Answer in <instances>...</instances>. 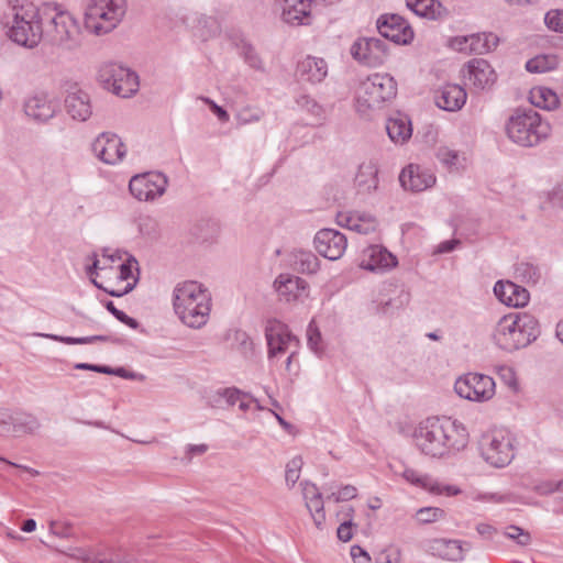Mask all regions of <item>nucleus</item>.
<instances>
[{
  "instance_id": "obj_50",
  "label": "nucleus",
  "mask_w": 563,
  "mask_h": 563,
  "mask_svg": "<svg viewBox=\"0 0 563 563\" xmlns=\"http://www.w3.org/2000/svg\"><path fill=\"white\" fill-rule=\"evenodd\" d=\"M410 300V295L406 290H400L399 295L393 299H389L380 305V311L383 313H388L390 309L399 310L402 309L406 305H408Z\"/></svg>"
},
{
  "instance_id": "obj_29",
  "label": "nucleus",
  "mask_w": 563,
  "mask_h": 563,
  "mask_svg": "<svg viewBox=\"0 0 563 563\" xmlns=\"http://www.w3.org/2000/svg\"><path fill=\"white\" fill-rule=\"evenodd\" d=\"M338 223L361 234H368L376 229V219L365 212H346L338 214Z\"/></svg>"
},
{
  "instance_id": "obj_13",
  "label": "nucleus",
  "mask_w": 563,
  "mask_h": 563,
  "mask_svg": "<svg viewBox=\"0 0 563 563\" xmlns=\"http://www.w3.org/2000/svg\"><path fill=\"white\" fill-rule=\"evenodd\" d=\"M168 184L167 177L157 172L134 175L129 181L131 195L139 201H152L164 195Z\"/></svg>"
},
{
  "instance_id": "obj_28",
  "label": "nucleus",
  "mask_w": 563,
  "mask_h": 563,
  "mask_svg": "<svg viewBox=\"0 0 563 563\" xmlns=\"http://www.w3.org/2000/svg\"><path fill=\"white\" fill-rule=\"evenodd\" d=\"M406 4L416 15L432 21L444 20L450 14L438 0H406Z\"/></svg>"
},
{
  "instance_id": "obj_33",
  "label": "nucleus",
  "mask_w": 563,
  "mask_h": 563,
  "mask_svg": "<svg viewBox=\"0 0 563 563\" xmlns=\"http://www.w3.org/2000/svg\"><path fill=\"white\" fill-rule=\"evenodd\" d=\"M24 112L37 122H45L54 117L55 108L45 96H33L24 103Z\"/></svg>"
},
{
  "instance_id": "obj_38",
  "label": "nucleus",
  "mask_w": 563,
  "mask_h": 563,
  "mask_svg": "<svg viewBox=\"0 0 563 563\" xmlns=\"http://www.w3.org/2000/svg\"><path fill=\"white\" fill-rule=\"evenodd\" d=\"M531 103L538 108L545 110H553L559 104V98L556 93L547 87H537L530 92Z\"/></svg>"
},
{
  "instance_id": "obj_54",
  "label": "nucleus",
  "mask_w": 563,
  "mask_h": 563,
  "mask_svg": "<svg viewBox=\"0 0 563 563\" xmlns=\"http://www.w3.org/2000/svg\"><path fill=\"white\" fill-rule=\"evenodd\" d=\"M545 25L555 32L563 33V11L551 10L544 16Z\"/></svg>"
},
{
  "instance_id": "obj_20",
  "label": "nucleus",
  "mask_w": 563,
  "mask_h": 563,
  "mask_svg": "<svg viewBox=\"0 0 563 563\" xmlns=\"http://www.w3.org/2000/svg\"><path fill=\"white\" fill-rule=\"evenodd\" d=\"M399 181L405 190L420 192L432 187L435 177L429 169L410 164L401 170Z\"/></svg>"
},
{
  "instance_id": "obj_41",
  "label": "nucleus",
  "mask_w": 563,
  "mask_h": 563,
  "mask_svg": "<svg viewBox=\"0 0 563 563\" xmlns=\"http://www.w3.org/2000/svg\"><path fill=\"white\" fill-rule=\"evenodd\" d=\"M240 56L253 69L264 71V64L256 49L247 42H242L239 46Z\"/></svg>"
},
{
  "instance_id": "obj_34",
  "label": "nucleus",
  "mask_w": 563,
  "mask_h": 563,
  "mask_svg": "<svg viewBox=\"0 0 563 563\" xmlns=\"http://www.w3.org/2000/svg\"><path fill=\"white\" fill-rule=\"evenodd\" d=\"M292 268L301 274H316L320 268V261L311 251L296 250L290 255Z\"/></svg>"
},
{
  "instance_id": "obj_32",
  "label": "nucleus",
  "mask_w": 563,
  "mask_h": 563,
  "mask_svg": "<svg viewBox=\"0 0 563 563\" xmlns=\"http://www.w3.org/2000/svg\"><path fill=\"white\" fill-rule=\"evenodd\" d=\"M354 185L361 194H369L378 186V167L373 161L363 162L357 169Z\"/></svg>"
},
{
  "instance_id": "obj_1",
  "label": "nucleus",
  "mask_w": 563,
  "mask_h": 563,
  "mask_svg": "<svg viewBox=\"0 0 563 563\" xmlns=\"http://www.w3.org/2000/svg\"><path fill=\"white\" fill-rule=\"evenodd\" d=\"M413 443L424 455L444 457L463 450L468 442L465 427L451 418L431 417L415 429Z\"/></svg>"
},
{
  "instance_id": "obj_27",
  "label": "nucleus",
  "mask_w": 563,
  "mask_h": 563,
  "mask_svg": "<svg viewBox=\"0 0 563 563\" xmlns=\"http://www.w3.org/2000/svg\"><path fill=\"white\" fill-rule=\"evenodd\" d=\"M396 264V257L386 249L379 245H371L363 253L361 267L374 272L376 269L390 268Z\"/></svg>"
},
{
  "instance_id": "obj_9",
  "label": "nucleus",
  "mask_w": 563,
  "mask_h": 563,
  "mask_svg": "<svg viewBox=\"0 0 563 563\" xmlns=\"http://www.w3.org/2000/svg\"><path fill=\"white\" fill-rule=\"evenodd\" d=\"M479 451L492 466L505 467L515 457L514 439L503 430L487 432L479 440Z\"/></svg>"
},
{
  "instance_id": "obj_61",
  "label": "nucleus",
  "mask_w": 563,
  "mask_h": 563,
  "mask_svg": "<svg viewBox=\"0 0 563 563\" xmlns=\"http://www.w3.org/2000/svg\"><path fill=\"white\" fill-rule=\"evenodd\" d=\"M352 526L351 520L344 521L339 526L336 534L341 541L347 542L352 539Z\"/></svg>"
},
{
  "instance_id": "obj_21",
  "label": "nucleus",
  "mask_w": 563,
  "mask_h": 563,
  "mask_svg": "<svg viewBox=\"0 0 563 563\" xmlns=\"http://www.w3.org/2000/svg\"><path fill=\"white\" fill-rule=\"evenodd\" d=\"M465 80L477 90L490 88L496 81V73L483 58H473L466 65Z\"/></svg>"
},
{
  "instance_id": "obj_52",
  "label": "nucleus",
  "mask_w": 563,
  "mask_h": 563,
  "mask_svg": "<svg viewBox=\"0 0 563 563\" xmlns=\"http://www.w3.org/2000/svg\"><path fill=\"white\" fill-rule=\"evenodd\" d=\"M357 496V489L353 485L342 486L336 493L332 492L327 496L328 500H333L334 503L347 501L354 499Z\"/></svg>"
},
{
  "instance_id": "obj_2",
  "label": "nucleus",
  "mask_w": 563,
  "mask_h": 563,
  "mask_svg": "<svg viewBox=\"0 0 563 563\" xmlns=\"http://www.w3.org/2000/svg\"><path fill=\"white\" fill-rule=\"evenodd\" d=\"M211 301L209 289L197 280L178 283L173 291L174 311L189 328L200 329L208 322Z\"/></svg>"
},
{
  "instance_id": "obj_51",
  "label": "nucleus",
  "mask_w": 563,
  "mask_h": 563,
  "mask_svg": "<svg viewBox=\"0 0 563 563\" xmlns=\"http://www.w3.org/2000/svg\"><path fill=\"white\" fill-rule=\"evenodd\" d=\"M402 477L416 485V486H420L424 489L428 490V487L429 485H431V476H428V475H420L418 474L417 471L412 470V468H405L404 472H402Z\"/></svg>"
},
{
  "instance_id": "obj_22",
  "label": "nucleus",
  "mask_w": 563,
  "mask_h": 563,
  "mask_svg": "<svg viewBox=\"0 0 563 563\" xmlns=\"http://www.w3.org/2000/svg\"><path fill=\"white\" fill-rule=\"evenodd\" d=\"M471 548V543L460 540L433 539L428 542L426 551L432 556L457 562L464 559V552Z\"/></svg>"
},
{
  "instance_id": "obj_18",
  "label": "nucleus",
  "mask_w": 563,
  "mask_h": 563,
  "mask_svg": "<svg viewBox=\"0 0 563 563\" xmlns=\"http://www.w3.org/2000/svg\"><path fill=\"white\" fill-rule=\"evenodd\" d=\"M376 26L383 37L396 44H408L413 40L411 26L398 14L380 15Z\"/></svg>"
},
{
  "instance_id": "obj_12",
  "label": "nucleus",
  "mask_w": 563,
  "mask_h": 563,
  "mask_svg": "<svg viewBox=\"0 0 563 563\" xmlns=\"http://www.w3.org/2000/svg\"><path fill=\"white\" fill-rule=\"evenodd\" d=\"M267 342V357L269 361L278 358L289 349L300 346L299 339L294 335L288 325L276 319L268 320L265 327Z\"/></svg>"
},
{
  "instance_id": "obj_4",
  "label": "nucleus",
  "mask_w": 563,
  "mask_h": 563,
  "mask_svg": "<svg viewBox=\"0 0 563 563\" xmlns=\"http://www.w3.org/2000/svg\"><path fill=\"white\" fill-rule=\"evenodd\" d=\"M539 335V322L532 314L509 313L496 324L493 339L500 349L511 352L528 346Z\"/></svg>"
},
{
  "instance_id": "obj_59",
  "label": "nucleus",
  "mask_w": 563,
  "mask_h": 563,
  "mask_svg": "<svg viewBox=\"0 0 563 563\" xmlns=\"http://www.w3.org/2000/svg\"><path fill=\"white\" fill-rule=\"evenodd\" d=\"M301 485H302V495H303L306 503L311 499H316V498L322 496V494L319 492L318 487L314 484L305 482V483H301Z\"/></svg>"
},
{
  "instance_id": "obj_11",
  "label": "nucleus",
  "mask_w": 563,
  "mask_h": 563,
  "mask_svg": "<svg viewBox=\"0 0 563 563\" xmlns=\"http://www.w3.org/2000/svg\"><path fill=\"white\" fill-rule=\"evenodd\" d=\"M454 390L461 398L472 401H487L495 395V382L488 375L467 373L456 379Z\"/></svg>"
},
{
  "instance_id": "obj_7",
  "label": "nucleus",
  "mask_w": 563,
  "mask_h": 563,
  "mask_svg": "<svg viewBox=\"0 0 563 563\" xmlns=\"http://www.w3.org/2000/svg\"><path fill=\"white\" fill-rule=\"evenodd\" d=\"M126 0H88L85 26L96 35L111 32L126 12Z\"/></svg>"
},
{
  "instance_id": "obj_30",
  "label": "nucleus",
  "mask_w": 563,
  "mask_h": 563,
  "mask_svg": "<svg viewBox=\"0 0 563 563\" xmlns=\"http://www.w3.org/2000/svg\"><path fill=\"white\" fill-rule=\"evenodd\" d=\"M119 279L126 282L125 287L122 290L104 289L110 296L121 297L132 291L139 280V263L132 255L128 257L119 266Z\"/></svg>"
},
{
  "instance_id": "obj_62",
  "label": "nucleus",
  "mask_w": 563,
  "mask_h": 563,
  "mask_svg": "<svg viewBox=\"0 0 563 563\" xmlns=\"http://www.w3.org/2000/svg\"><path fill=\"white\" fill-rule=\"evenodd\" d=\"M470 44H471L470 35L468 36H456V37L452 38V41H451L452 48H454L459 52H463V53H468Z\"/></svg>"
},
{
  "instance_id": "obj_8",
  "label": "nucleus",
  "mask_w": 563,
  "mask_h": 563,
  "mask_svg": "<svg viewBox=\"0 0 563 563\" xmlns=\"http://www.w3.org/2000/svg\"><path fill=\"white\" fill-rule=\"evenodd\" d=\"M45 41L64 51H77L82 44L78 21L67 11H57L43 30Z\"/></svg>"
},
{
  "instance_id": "obj_6",
  "label": "nucleus",
  "mask_w": 563,
  "mask_h": 563,
  "mask_svg": "<svg viewBox=\"0 0 563 563\" xmlns=\"http://www.w3.org/2000/svg\"><path fill=\"white\" fill-rule=\"evenodd\" d=\"M397 95V82L388 74H373L363 80L356 93V109L365 114L379 109Z\"/></svg>"
},
{
  "instance_id": "obj_19",
  "label": "nucleus",
  "mask_w": 563,
  "mask_h": 563,
  "mask_svg": "<svg viewBox=\"0 0 563 563\" xmlns=\"http://www.w3.org/2000/svg\"><path fill=\"white\" fill-rule=\"evenodd\" d=\"M313 243L318 253L330 261L341 258L347 247L346 236L334 229H322L318 231L314 235Z\"/></svg>"
},
{
  "instance_id": "obj_42",
  "label": "nucleus",
  "mask_w": 563,
  "mask_h": 563,
  "mask_svg": "<svg viewBox=\"0 0 563 563\" xmlns=\"http://www.w3.org/2000/svg\"><path fill=\"white\" fill-rule=\"evenodd\" d=\"M40 336L48 338L51 340L62 342L65 344H89L97 341H112V339L108 335H91V336H81V338H74V336H63V335H56V334H38ZM115 340H113L114 342Z\"/></svg>"
},
{
  "instance_id": "obj_48",
  "label": "nucleus",
  "mask_w": 563,
  "mask_h": 563,
  "mask_svg": "<svg viewBox=\"0 0 563 563\" xmlns=\"http://www.w3.org/2000/svg\"><path fill=\"white\" fill-rule=\"evenodd\" d=\"M307 342L310 350L316 354H321L323 352L322 336L313 320L307 328Z\"/></svg>"
},
{
  "instance_id": "obj_17",
  "label": "nucleus",
  "mask_w": 563,
  "mask_h": 563,
  "mask_svg": "<svg viewBox=\"0 0 563 563\" xmlns=\"http://www.w3.org/2000/svg\"><path fill=\"white\" fill-rule=\"evenodd\" d=\"M66 92L65 108L67 113L77 121H87L91 114V103L88 92L82 90L77 82L66 81L63 85Z\"/></svg>"
},
{
  "instance_id": "obj_24",
  "label": "nucleus",
  "mask_w": 563,
  "mask_h": 563,
  "mask_svg": "<svg viewBox=\"0 0 563 563\" xmlns=\"http://www.w3.org/2000/svg\"><path fill=\"white\" fill-rule=\"evenodd\" d=\"M467 93L457 84H448L441 87L434 95L435 104L445 111H457L465 104Z\"/></svg>"
},
{
  "instance_id": "obj_3",
  "label": "nucleus",
  "mask_w": 563,
  "mask_h": 563,
  "mask_svg": "<svg viewBox=\"0 0 563 563\" xmlns=\"http://www.w3.org/2000/svg\"><path fill=\"white\" fill-rule=\"evenodd\" d=\"M4 19L5 25L9 27L7 34L11 41L30 48L40 43L43 27L35 5L19 0L9 1Z\"/></svg>"
},
{
  "instance_id": "obj_64",
  "label": "nucleus",
  "mask_w": 563,
  "mask_h": 563,
  "mask_svg": "<svg viewBox=\"0 0 563 563\" xmlns=\"http://www.w3.org/2000/svg\"><path fill=\"white\" fill-rule=\"evenodd\" d=\"M206 103L210 106L212 112L218 117V119L222 122H227L229 120V113L220 106H218L214 101L209 98L203 99Z\"/></svg>"
},
{
  "instance_id": "obj_16",
  "label": "nucleus",
  "mask_w": 563,
  "mask_h": 563,
  "mask_svg": "<svg viewBox=\"0 0 563 563\" xmlns=\"http://www.w3.org/2000/svg\"><path fill=\"white\" fill-rule=\"evenodd\" d=\"M312 0H275L280 20L289 26L310 25Z\"/></svg>"
},
{
  "instance_id": "obj_31",
  "label": "nucleus",
  "mask_w": 563,
  "mask_h": 563,
  "mask_svg": "<svg viewBox=\"0 0 563 563\" xmlns=\"http://www.w3.org/2000/svg\"><path fill=\"white\" fill-rule=\"evenodd\" d=\"M386 131L393 142L404 144L411 137V121L407 114L396 112L387 119Z\"/></svg>"
},
{
  "instance_id": "obj_46",
  "label": "nucleus",
  "mask_w": 563,
  "mask_h": 563,
  "mask_svg": "<svg viewBox=\"0 0 563 563\" xmlns=\"http://www.w3.org/2000/svg\"><path fill=\"white\" fill-rule=\"evenodd\" d=\"M504 536L512 541L516 542V544L520 547H527L531 543L532 538L529 531L511 525L506 528Z\"/></svg>"
},
{
  "instance_id": "obj_5",
  "label": "nucleus",
  "mask_w": 563,
  "mask_h": 563,
  "mask_svg": "<svg viewBox=\"0 0 563 563\" xmlns=\"http://www.w3.org/2000/svg\"><path fill=\"white\" fill-rule=\"evenodd\" d=\"M506 134L514 143L532 147L547 139L550 126L541 120L540 114L533 109H517L508 119Z\"/></svg>"
},
{
  "instance_id": "obj_58",
  "label": "nucleus",
  "mask_w": 563,
  "mask_h": 563,
  "mask_svg": "<svg viewBox=\"0 0 563 563\" xmlns=\"http://www.w3.org/2000/svg\"><path fill=\"white\" fill-rule=\"evenodd\" d=\"M262 118L260 112H251L250 110H243L238 114V122L241 125L250 124L252 122H257Z\"/></svg>"
},
{
  "instance_id": "obj_15",
  "label": "nucleus",
  "mask_w": 563,
  "mask_h": 563,
  "mask_svg": "<svg viewBox=\"0 0 563 563\" xmlns=\"http://www.w3.org/2000/svg\"><path fill=\"white\" fill-rule=\"evenodd\" d=\"M387 51L386 42L376 37L360 38L351 46L353 58L368 67L380 66L387 56Z\"/></svg>"
},
{
  "instance_id": "obj_55",
  "label": "nucleus",
  "mask_w": 563,
  "mask_h": 563,
  "mask_svg": "<svg viewBox=\"0 0 563 563\" xmlns=\"http://www.w3.org/2000/svg\"><path fill=\"white\" fill-rule=\"evenodd\" d=\"M13 434V411L0 409V435Z\"/></svg>"
},
{
  "instance_id": "obj_44",
  "label": "nucleus",
  "mask_w": 563,
  "mask_h": 563,
  "mask_svg": "<svg viewBox=\"0 0 563 563\" xmlns=\"http://www.w3.org/2000/svg\"><path fill=\"white\" fill-rule=\"evenodd\" d=\"M554 67V59L545 55H539L526 63V69L532 74L545 73Z\"/></svg>"
},
{
  "instance_id": "obj_63",
  "label": "nucleus",
  "mask_w": 563,
  "mask_h": 563,
  "mask_svg": "<svg viewBox=\"0 0 563 563\" xmlns=\"http://www.w3.org/2000/svg\"><path fill=\"white\" fill-rule=\"evenodd\" d=\"M238 404H239V409L244 412L251 408L252 404H255V407L257 410H262V406L258 404V401L245 393H242V397Z\"/></svg>"
},
{
  "instance_id": "obj_39",
  "label": "nucleus",
  "mask_w": 563,
  "mask_h": 563,
  "mask_svg": "<svg viewBox=\"0 0 563 563\" xmlns=\"http://www.w3.org/2000/svg\"><path fill=\"white\" fill-rule=\"evenodd\" d=\"M515 277L522 283L536 285L541 278V271L531 263L521 262L515 266Z\"/></svg>"
},
{
  "instance_id": "obj_14",
  "label": "nucleus",
  "mask_w": 563,
  "mask_h": 563,
  "mask_svg": "<svg viewBox=\"0 0 563 563\" xmlns=\"http://www.w3.org/2000/svg\"><path fill=\"white\" fill-rule=\"evenodd\" d=\"M95 156L107 165H117L126 155V146L121 137L112 132L100 133L91 145Z\"/></svg>"
},
{
  "instance_id": "obj_45",
  "label": "nucleus",
  "mask_w": 563,
  "mask_h": 563,
  "mask_svg": "<svg viewBox=\"0 0 563 563\" xmlns=\"http://www.w3.org/2000/svg\"><path fill=\"white\" fill-rule=\"evenodd\" d=\"M306 507L309 510L316 527L318 529H321L322 525L325 520L324 505H323L322 496L307 501Z\"/></svg>"
},
{
  "instance_id": "obj_23",
  "label": "nucleus",
  "mask_w": 563,
  "mask_h": 563,
  "mask_svg": "<svg viewBox=\"0 0 563 563\" xmlns=\"http://www.w3.org/2000/svg\"><path fill=\"white\" fill-rule=\"evenodd\" d=\"M274 288L280 300L290 302L306 297L308 285L298 276L280 274L274 282Z\"/></svg>"
},
{
  "instance_id": "obj_37",
  "label": "nucleus",
  "mask_w": 563,
  "mask_h": 563,
  "mask_svg": "<svg viewBox=\"0 0 563 563\" xmlns=\"http://www.w3.org/2000/svg\"><path fill=\"white\" fill-rule=\"evenodd\" d=\"M242 393L235 387L220 388L209 397V405L213 408L234 406L241 399Z\"/></svg>"
},
{
  "instance_id": "obj_56",
  "label": "nucleus",
  "mask_w": 563,
  "mask_h": 563,
  "mask_svg": "<svg viewBox=\"0 0 563 563\" xmlns=\"http://www.w3.org/2000/svg\"><path fill=\"white\" fill-rule=\"evenodd\" d=\"M437 157L442 164L446 166H454L457 161V153L449 147H439L437 151Z\"/></svg>"
},
{
  "instance_id": "obj_49",
  "label": "nucleus",
  "mask_w": 563,
  "mask_h": 563,
  "mask_svg": "<svg viewBox=\"0 0 563 563\" xmlns=\"http://www.w3.org/2000/svg\"><path fill=\"white\" fill-rule=\"evenodd\" d=\"M445 512L443 509L438 507H424L420 508L416 517L419 522L421 523H431L434 521H438L439 519H442L444 517Z\"/></svg>"
},
{
  "instance_id": "obj_53",
  "label": "nucleus",
  "mask_w": 563,
  "mask_h": 563,
  "mask_svg": "<svg viewBox=\"0 0 563 563\" xmlns=\"http://www.w3.org/2000/svg\"><path fill=\"white\" fill-rule=\"evenodd\" d=\"M428 492L434 495L456 496L461 493V489L454 485H446L431 478V485H429Z\"/></svg>"
},
{
  "instance_id": "obj_10",
  "label": "nucleus",
  "mask_w": 563,
  "mask_h": 563,
  "mask_svg": "<svg viewBox=\"0 0 563 563\" xmlns=\"http://www.w3.org/2000/svg\"><path fill=\"white\" fill-rule=\"evenodd\" d=\"M98 79L107 90L123 98L133 96L140 86L136 73L117 63L102 65Z\"/></svg>"
},
{
  "instance_id": "obj_36",
  "label": "nucleus",
  "mask_w": 563,
  "mask_h": 563,
  "mask_svg": "<svg viewBox=\"0 0 563 563\" xmlns=\"http://www.w3.org/2000/svg\"><path fill=\"white\" fill-rule=\"evenodd\" d=\"M41 427L38 419L29 412L13 411V435L31 434Z\"/></svg>"
},
{
  "instance_id": "obj_43",
  "label": "nucleus",
  "mask_w": 563,
  "mask_h": 563,
  "mask_svg": "<svg viewBox=\"0 0 563 563\" xmlns=\"http://www.w3.org/2000/svg\"><path fill=\"white\" fill-rule=\"evenodd\" d=\"M137 229L140 234L144 238L156 239L159 234L158 221L148 214L137 218Z\"/></svg>"
},
{
  "instance_id": "obj_40",
  "label": "nucleus",
  "mask_w": 563,
  "mask_h": 563,
  "mask_svg": "<svg viewBox=\"0 0 563 563\" xmlns=\"http://www.w3.org/2000/svg\"><path fill=\"white\" fill-rule=\"evenodd\" d=\"M74 367L76 369L92 371L96 373L114 375V376H119V377L126 378V379L134 378V374L126 371L123 367L112 368V367L106 366V365H97V364H89V363H77V364H75Z\"/></svg>"
},
{
  "instance_id": "obj_47",
  "label": "nucleus",
  "mask_w": 563,
  "mask_h": 563,
  "mask_svg": "<svg viewBox=\"0 0 563 563\" xmlns=\"http://www.w3.org/2000/svg\"><path fill=\"white\" fill-rule=\"evenodd\" d=\"M303 465L301 456L292 457L286 465L285 481L289 487H294L300 477V471Z\"/></svg>"
},
{
  "instance_id": "obj_35",
  "label": "nucleus",
  "mask_w": 563,
  "mask_h": 563,
  "mask_svg": "<svg viewBox=\"0 0 563 563\" xmlns=\"http://www.w3.org/2000/svg\"><path fill=\"white\" fill-rule=\"evenodd\" d=\"M470 40L468 54H487L494 51L499 43V37L493 32L471 34Z\"/></svg>"
},
{
  "instance_id": "obj_57",
  "label": "nucleus",
  "mask_w": 563,
  "mask_h": 563,
  "mask_svg": "<svg viewBox=\"0 0 563 563\" xmlns=\"http://www.w3.org/2000/svg\"><path fill=\"white\" fill-rule=\"evenodd\" d=\"M533 489L539 495H550L554 492L561 493V481L558 483H554L552 481H544V482L537 484L533 487Z\"/></svg>"
},
{
  "instance_id": "obj_25",
  "label": "nucleus",
  "mask_w": 563,
  "mask_h": 563,
  "mask_svg": "<svg viewBox=\"0 0 563 563\" xmlns=\"http://www.w3.org/2000/svg\"><path fill=\"white\" fill-rule=\"evenodd\" d=\"M494 294L509 307H523L529 301L528 290L510 280H498L494 286Z\"/></svg>"
},
{
  "instance_id": "obj_26",
  "label": "nucleus",
  "mask_w": 563,
  "mask_h": 563,
  "mask_svg": "<svg viewBox=\"0 0 563 563\" xmlns=\"http://www.w3.org/2000/svg\"><path fill=\"white\" fill-rule=\"evenodd\" d=\"M328 75V64L323 58L307 56L298 63L297 76L301 81L321 82Z\"/></svg>"
},
{
  "instance_id": "obj_60",
  "label": "nucleus",
  "mask_w": 563,
  "mask_h": 563,
  "mask_svg": "<svg viewBox=\"0 0 563 563\" xmlns=\"http://www.w3.org/2000/svg\"><path fill=\"white\" fill-rule=\"evenodd\" d=\"M351 556L354 563H371L369 554L360 545H353L351 548Z\"/></svg>"
}]
</instances>
